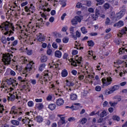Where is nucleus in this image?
Returning <instances> with one entry per match:
<instances>
[{"instance_id": "64", "label": "nucleus", "mask_w": 127, "mask_h": 127, "mask_svg": "<svg viewBox=\"0 0 127 127\" xmlns=\"http://www.w3.org/2000/svg\"><path fill=\"white\" fill-rule=\"evenodd\" d=\"M88 11L89 12H91L93 13L94 11V8L90 7L89 8H88Z\"/></svg>"}, {"instance_id": "41", "label": "nucleus", "mask_w": 127, "mask_h": 127, "mask_svg": "<svg viewBox=\"0 0 127 127\" xmlns=\"http://www.w3.org/2000/svg\"><path fill=\"white\" fill-rule=\"evenodd\" d=\"M124 61H121L120 60H118L117 61L116 63L115 62L114 64H117V65H121V64H123V63H124Z\"/></svg>"}, {"instance_id": "39", "label": "nucleus", "mask_w": 127, "mask_h": 127, "mask_svg": "<svg viewBox=\"0 0 127 127\" xmlns=\"http://www.w3.org/2000/svg\"><path fill=\"white\" fill-rule=\"evenodd\" d=\"M112 120H114V121H117V122H120V117L118 116H113L112 117Z\"/></svg>"}, {"instance_id": "45", "label": "nucleus", "mask_w": 127, "mask_h": 127, "mask_svg": "<svg viewBox=\"0 0 127 127\" xmlns=\"http://www.w3.org/2000/svg\"><path fill=\"white\" fill-rule=\"evenodd\" d=\"M113 91L112 89L110 88V91L109 90H106L105 91V94L106 95H111V94H113Z\"/></svg>"}, {"instance_id": "31", "label": "nucleus", "mask_w": 127, "mask_h": 127, "mask_svg": "<svg viewBox=\"0 0 127 127\" xmlns=\"http://www.w3.org/2000/svg\"><path fill=\"white\" fill-rule=\"evenodd\" d=\"M67 0H60V2L61 4H62V7H65V6L67 4L66 3Z\"/></svg>"}, {"instance_id": "57", "label": "nucleus", "mask_w": 127, "mask_h": 127, "mask_svg": "<svg viewBox=\"0 0 127 127\" xmlns=\"http://www.w3.org/2000/svg\"><path fill=\"white\" fill-rule=\"evenodd\" d=\"M91 17H92L93 20H96L97 18H98V17H97V16H96V14H95V15H94V14L91 15Z\"/></svg>"}, {"instance_id": "34", "label": "nucleus", "mask_w": 127, "mask_h": 127, "mask_svg": "<svg viewBox=\"0 0 127 127\" xmlns=\"http://www.w3.org/2000/svg\"><path fill=\"white\" fill-rule=\"evenodd\" d=\"M125 51L127 52V49H126L125 48H122L119 49L120 54H123V53H125Z\"/></svg>"}, {"instance_id": "48", "label": "nucleus", "mask_w": 127, "mask_h": 127, "mask_svg": "<svg viewBox=\"0 0 127 127\" xmlns=\"http://www.w3.org/2000/svg\"><path fill=\"white\" fill-rule=\"evenodd\" d=\"M18 43V41H17V40H15L14 41H13L12 43V44L11 45V46H16V45Z\"/></svg>"}, {"instance_id": "33", "label": "nucleus", "mask_w": 127, "mask_h": 127, "mask_svg": "<svg viewBox=\"0 0 127 127\" xmlns=\"http://www.w3.org/2000/svg\"><path fill=\"white\" fill-rule=\"evenodd\" d=\"M12 125L13 126H19V122L17 120H12L11 121Z\"/></svg>"}, {"instance_id": "56", "label": "nucleus", "mask_w": 127, "mask_h": 127, "mask_svg": "<svg viewBox=\"0 0 127 127\" xmlns=\"http://www.w3.org/2000/svg\"><path fill=\"white\" fill-rule=\"evenodd\" d=\"M110 22H111V20H110V18H107L105 22L106 24H107V25H110Z\"/></svg>"}, {"instance_id": "10", "label": "nucleus", "mask_w": 127, "mask_h": 127, "mask_svg": "<svg viewBox=\"0 0 127 127\" xmlns=\"http://www.w3.org/2000/svg\"><path fill=\"white\" fill-rule=\"evenodd\" d=\"M76 27L71 26L69 28V32L70 35L72 36V38L74 39V40H77V37H76V35H75V29Z\"/></svg>"}, {"instance_id": "4", "label": "nucleus", "mask_w": 127, "mask_h": 127, "mask_svg": "<svg viewBox=\"0 0 127 127\" xmlns=\"http://www.w3.org/2000/svg\"><path fill=\"white\" fill-rule=\"evenodd\" d=\"M78 56H76L75 58L76 62L74 61L73 59H70L69 60V62H72L71 65H72V66L77 67V66H78V64H81V61H82V57L78 58Z\"/></svg>"}, {"instance_id": "62", "label": "nucleus", "mask_w": 127, "mask_h": 127, "mask_svg": "<svg viewBox=\"0 0 127 127\" xmlns=\"http://www.w3.org/2000/svg\"><path fill=\"white\" fill-rule=\"evenodd\" d=\"M108 104H109V103L106 101L104 102H103V106L105 108V107H107Z\"/></svg>"}, {"instance_id": "29", "label": "nucleus", "mask_w": 127, "mask_h": 127, "mask_svg": "<svg viewBox=\"0 0 127 127\" xmlns=\"http://www.w3.org/2000/svg\"><path fill=\"white\" fill-rule=\"evenodd\" d=\"M36 107L38 108V110H42V109H43L44 106L42 103H38L36 104Z\"/></svg>"}, {"instance_id": "3", "label": "nucleus", "mask_w": 127, "mask_h": 127, "mask_svg": "<svg viewBox=\"0 0 127 127\" xmlns=\"http://www.w3.org/2000/svg\"><path fill=\"white\" fill-rule=\"evenodd\" d=\"M13 56L11 54L7 53L3 55L2 61L5 65H9L11 61V58Z\"/></svg>"}, {"instance_id": "51", "label": "nucleus", "mask_w": 127, "mask_h": 127, "mask_svg": "<svg viewBox=\"0 0 127 127\" xmlns=\"http://www.w3.org/2000/svg\"><path fill=\"white\" fill-rule=\"evenodd\" d=\"M42 22H43V19H42V18H41L37 21V23L39 24V25H41V23H42Z\"/></svg>"}, {"instance_id": "25", "label": "nucleus", "mask_w": 127, "mask_h": 127, "mask_svg": "<svg viewBox=\"0 0 127 127\" xmlns=\"http://www.w3.org/2000/svg\"><path fill=\"white\" fill-rule=\"evenodd\" d=\"M15 99V96L13 94H9L8 96V101H13Z\"/></svg>"}, {"instance_id": "63", "label": "nucleus", "mask_w": 127, "mask_h": 127, "mask_svg": "<svg viewBox=\"0 0 127 127\" xmlns=\"http://www.w3.org/2000/svg\"><path fill=\"white\" fill-rule=\"evenodd\" d=\"M52 46H53V48H55V49H57V48L58 47L57 46V44H56V43H53L52 44Z\"/></svg>"}, {"instance_id": "21", "label": "nucleus", "mask_w": 127, "mask_h": 127, "mask_svg": "<svg viewBox=\"0 0 127 127\" xmlns=\"http://www.w3.org/2000/svg\"><path fill=\"white\" fill-rule=\"evenodd\" d=\"M110 89H111V91H112L113 93H114V92L118 91V90L120 89V86L118 85H115L112 86Z\"/></svg>"}, {"instance_id": "35", "label": "nucleus", "mask_w": 127, "mask_h": 127, "mask_svg": "<svg viewBox=\"0 0 127 127\" xmlns=\"http://www.w3.org/2000/svg\"><path fill=\"white\" fill-rule=\"evenodd\" d=\"M88 46H89L90 47H93L94 45H95V43H94V41L93 40H90L87 42Z\"/></svg>"}, {"instance_id": "18", "label": "nucleus", "mask_w": 127, "mask_h": 127, "mask_svg": "<svg viewBox=\"0 0 127 127\" xmlns=\"http://www.w3.org/2000/svg\"><path fill=\"white\" fill-rule=\"evenodd\" d=\"M64 124H66V121H65V117H61V119L59 122H58V125L61 126V125H64Z\"/></svg>"}, {"instance_id": "49", "label": "nucleus", "mask_w": 127, "mask_h": 127, "mask_svg": "<svg viewBox=\"0 0 127 127\" xmlns=\"http://www.w3.org/2000/svg\"><path fill=\"white\" fill-rule=\"evenodd\" d=\"M75 34L76 38L77 37H78V38H79V37H81V33H80V32H79L78 31H76Z\"/></svg>"}, {"instance_id": "40", "label": "nucleus", "mask_w": 127, "mask_h": 127, "mask_svg": "<svg viewBox=\"0 0 127 127\" xmlns=\"http://www.w3.org/2000/svg\"><path fill=\"white\" fill-rule=\"evenodd\" d=\"M1 42L3 44H6V38L4 36H2L1 39Z\"/></svg>"}, {"instance_id": "27", "label": "nucleus", "mask_w": 127, "mask_h": 127, "mask_svg": "<svg viewBox=\"0 0 127 127\" xmlns=\"http://www.w3.org/2000/svg\"><path fill=\"white\" fill-rule=\"evenodd\" d=\"M47 56H41V61L42 63L46 62L47 61Z\"/></svg>"}, {"instance_id": "2", "label": "nucleus", "mask_w": 127, "mask_h": 127, "mask_svg": "<svg viewBox=\"0 0 127 127\" xmlns=\"http://www.w3.org/2000/svg\"><path fill=\"white\" fill-rule=\"evenodd\" d=\"M11 28V24L10 23L6 21L5 22H3L0 25V28L2 29V30H3V28L6 32L4 33V35H9V30H10V28Z\"/></svg>"}, {"instance_id": "50", "label": "nucleus", "mask_w": 127, "mask_h": 127, "mask_svg": "<svg viewBox=\"0 0 127 127\" xmlns=\"http://www.w3.org/2000/svg\"><path fill=\"white\" fill-rule=\"evenodd\" d=\"M3 111H4V108H3V105L0 104V114H2Z\"/></svg>"}, {"instance_id": "53", "label": "nucleus", "mask_w": 127, "mask_h": 127, "mask_svg": "<svg viewBox=\"0 0 127 127\" xmlns=\"http://www.w3.org/2000/svg\"><path fill=\"white\" fill-rule=\"evenodd\" d=\"M28 107H33V101H29L27 103Z\"/></svg>"}, {"instance_id": "52", "label": "nucleus", "mask_w": 127, "mask_h": 127, "mask_svg": "<svg viewBox=\"0 0 127 127\" xmlns=\"http://www.w3.org/2000/svg\"><path fill=\"white\" fill-rule=\"evenodd\" d=\"M66 109H68V108H69L70 109H72L73 110H77L78 109V107H76V106H71L70 107L68 106L65 107Z\"/></svg>"}, {"instance_id": "47", "label": "nucleus", "mask_w": 127, "mask_h": 127, "mask_svg": "<svg viewBox=\"0 0 127 127\" xmlns=\"http://www.w3.org/2000/svg\"><path fill=\"white\" fill-rule=\"evenodd\" d=\"M102 90V87L101 86L97 85L95 87V90L97 91V92H100Z\"/></svg>"}, {"instance_id": "46", "label": "nucleus", "mask_w": 127, "mask_h": 127, "mask_svg": "<svg viewBox=\"0 0 127 127\" xmlns=\"http://www.w3.org/2000/svg\"><path fill=\"white\" fill-rule=\"evenodd\" d=\"M104 7L105 9H109L110 8V4L109 3H106L104 5Z\"/></svg>"}, {"instance_id": "26", "label": "nucleus", "mask_w": 127, "mask_h": 127, "mask_svg": "<svg viewBox=\"0 0 127 127\" xmlns=\"http://www.w3.org/2000/svg\"><path fill=\"white\" fill-rule=\"evenodd\" d=\"M56 108V105L55 104H51L49 105V109L51 110V111H53L55 110Z\"/></svg>"}, {"instance_id": "55", "label": "nucleus", "mask_w": 127, "mask_h": 127, "mask_svg": "<svg viewBox=\"0 0 127 127\" xmlns=\"http://www.w3.org/2000/svg\"><path fill=\"white\" fill-rule=\"evenodd\" d=\"M16 70H18L19 72H21L22 71V67L18 66V65L16 66Z\"/></svg>"}, {"instance_id": "17", "label": "nucleus", "mask_w": 127, "mask_h": 127, "mask_svg": "<svg viewBox=\"0 0 127 127\" xmlns=\"http://www.w3.org/2000/svg\"><path fill=\"white\" fill-rule=\"evenodd\" d=\"M114 27L117 26V27H122V26H124V22L122 20L119 21L117 23L114 24Z\"/></svg>"}, {"instance_id": "13", "label": "nucleus", "mask_w": 127, "mask_h": 127, "mask_svg": "<svg viewBox=\"0 0 127 127\" xmlns=\"http://www.w3.org/2000/svg\"><path fill=\"white\" fill-rule=\"evenodd\" d=\"M80 2H81L82 4L83 5H87V6H91L92 4V1L90 0H81Z\"/></svg>"}, {"instance_id": "32", "label": "nucleus", "mask_w": 127, "mask_h": 127, "mask_svg": "<svg viewBox=\"0 0 127 127\" xmlns=\"http://www.w3.org/2000/svg\"><path fill=\"white\" fill-rule=\"evenodd\" d=\"M45 66H46V65H45V64H41L39 68V71L42 72L44 70Z\"/></svg>"}, {"instance_id": "59", "label": "nucleus", "mask_w": 127, "mask_h": 127, "mask_svg": "<svg viewBox=\"0 0 127 127\" xmlns=\"http://www.w3.org/2000/svg\"><path fill=\"white\" fill-rule=\"evenodd\" d=\"M71 73H72V75H74V76H76L77 75V72L76 71V70L73 69L71 71Z\"/></svg>"}, {"instance_id": "61", "label": "nucleus", "mask_w": 127, "mask_h": 127, "mask_svg": "<svg viewBox=\"0 0 127 127\" xmlns=\"http://www.w3.org/2000/svg\"><path fill=\"white\" fill-rule=\"evenodd\" d=\"M10 74L11 75V76H15V71H13V70H11L10 71Z\"/></svg>"}, {"instance_id": "1", "label": "nucleus", "mask_w": 127, "mask_h": 127, "mask_svg": "<svg viewBox=\"0 0 127 127\" xmlns=\"http://www.w3.org/2000/svg\"><path fill=\"white\" fill-rule=\"evenodd\" d=\"M21 60L24 64H27V66L25 67V70L27 72L31 71L32 68H34V63L33 61H28L26 58L24 57H21Z\"/></svg>"}, {"instance_id": "38", "label": "nucleus", "mask_w": 127, "mask_h": 127, "mask_svg": "<svg viewBox=\"0 0 127 127\" xmlns=\"http://www.w3.org/2000/svg\"><path fill=\"white\" fill-rule=\"evenodd\" d=\"M106 116H107V112H106V111H103L100 114L101 118H104V117H106Z\"/></svg>"}, {"instance_id": "5", "label": "nucleus", "mask_w": 127, "mask_h": 127, "mask_svg": "<svg viewBox=\"0 0 127 127\" xmlns=\"http://www.w3.org/2000/svg\"><path fill=\"white\" fill-rule=\"evenodd\" d=\"M113 81V78L109 77H107V79L103 78L102 79V82L103 87H107V86H110L112 84V81Z\"/></svg>"}, {"instance_id": "8", "label": "nucleus", "mask_w": 127, "mask_h": 127, "mask_svg": "<svg viewBox=\"0 0 127 127\" xmlns=\"http://www.w3.org/2000/svg\"><path fill=\"white\" fill-rule=\"evenodd\" d=\"M125 13H126V7L123 6L121 8V10L117 14V19H121V18H122V17L125 15Z\"/></svg>"}, {"instance_id": "9", "label": "nucleus", "mask_w": 127, "mask_h": 127, "mask_svg": "<svg viewBox=\"0 0 127 127\" xmlns=\"http://www.w3.org/2000/svg\"><path fill=\"white\" fill-rule=\"evenodd\" d=\"M82 19L79 16H75L74 18L72 19L71 22L72 25L75 26L78 24V22H81Z\"/></svg>"}, {"instance_id": "24", "label": "nucleus", "mask_w": 127, "mask_h": 127, "mask_svg": "<svg viewBox=\"0 0 127 127\" xmlns=\"http://www.w3.org/2000/svg\"><path fill=\"white\" fill-rule=\"evenodd\" d=\"M62 77H63L64 78L65 77H67L68 76V71H67V70L66 69H64L62 71Z\"/></svg>"}, {"instance_id": "14", "label": "nucleus", "mask_w": 127, "mask_h": 127, "mask_svg": "<svg viewBox=\"0 0 127 127\" xmlns=\"http://www.w3.org/2000/svg\"><path fill=\"white\" fill-rule=\"evenodd\" d=\"M127 27H125L121 30V32H120L119 34H118V35L119 37H123V35L125 34H127Z\"/></svg>"}, {"instance_id": "36", "label": "nucleus", "mask_w": 127, "mask_h": 127, "mask_svg": "<svg viewBox=\"0 0 127 127\" xmlns=\"http://www.w3.org/2000/svg\"><path fill=\"white\" fill-rule=\"evenodd\" d=\"M96 1H97V3L96 4V5H102L104 2H105V1L104 0H95Z\"/></svg>"}, {"instance_id": "30", "label": "nucleus", "mask_w": 127, "mask_h": 127, "mask_svg": "<svg viewBox=\"0 0 127 127\" xmlns=\"http://www.w3.org/2000/svg\"><path fill=\"white\" fill-rule=\"evenodd\" d=\"M15 106H13L11 109V111L10 112V114H14V115H16V114H18V112H17L15 111Z\"/></svg>"}, {"instance_id": "6", "label": "nucleus", "mask_w": 127, "mask_h": 127, "mask_svg": "<svg viewBox=\"0 0 127 127\" xmlns=\"http://www.w3.org/2000/svg\"><path fill=\"white\" fill-rule=\"evenodd\" d=\"M18 81L21 83V84H24V85L22 86L23 89H25L26 88V86H27V84L28 83L27 82V79L26 78H23L21 76H18L17 78Z\"/></svg>"}, {"instance_id": "28", "label": "nucleus", "mask_w": 127, "mask_h": 127, "mask_svg": "<svg viewBox=\"0 0 127 127\" xmlns=\"http://www.w3.org/2000/svg\"><path fill=\"white\" fill-rule=\"evenodd\" d=\"M80 30L82 32V33H83V34H86L87 33H88V30H87V29H86V27H82L80 28Z\"/></svg>"}, {"instance_id": "16", "label": "nucleus", "mask_w": 127, "mask_h": 127, "mask_svg": "<svg viewBox=\"0 0 127 127\" xmlns=\"http://www.w3.org/2000/svg\"><path fill=\"white\" fill-rule=\"evenodd\" d=\"M37 39L38 40V41L41 42V41H44V40H45V38H44V37L42 36V34H41V33H39Z\"/></svg>"}, {"instance_id": "20", "label": "nucleus", "mask_w": 127, "mask_h": 127, "mask_svg": "<svg viewBox=\"0 0 127 127\" xmlns=\"http://www.w3.org/2000/svg\"><path fill=\"white\" fill-rule=\"evenodd\" d=\"M70 99H71L72 101H75L77 100V98H78V96H77V94L75 93H71L70 95Z\"/></svg>"}, {"instance_id": "23", "label": "nucleus", "mask_w": 127, "mask_h": 127, "mask_svg": "<svg viewBox=\"0 0 127 127\" xmlns=\"http://www.w3.org/2000/svg\"><path fill=\"white\" fill-rule=\"evenodd\" d=\"M55 56L58 58H61L62 56V53L60 51H56L55 53Z\"/></svg>"}, {"instance_id": "60", "label": "nucleus", "mask_w": 127, "mask_h": 127, "mask_svg": "<svg viewBox=\"0 0 127 127\" xmlns=\"http://www.w3.org/2000/svg\"><path fill=\"white\" fill-rule=\"evenodd\" d=\"M84 75H83L82 74L79 75L78 76V79H79V80H80L81 81V80H83V79H84Z\"/></svg>"}, {"instance_id": "22", "label": "nucleus", "mask_w": 127, "mask_h": 127, "mask_svg": "<svg viewBox=\"0 0 127 127\" xmlns=\"http://www.w3.org/2000/svg\"><path fill=\"white\" fill-rule=\"evenodd\" d=\"M66 86H68V87H73L74 85H75V82L69 80H66Z\"/></svg>"}, {"instance_id": "44", "label": "nucleus", "mask_w": 127, "mask_h": 127, "mask_svg": "<svg viewBox=\"0 0 127 127\" xmlns=\"http://www.w3.org/2000/svg\"><path fill=\"white\" fill-rule=\"evenodd\" d=\"M63 41L64 43H67L68 41H69V38L67 37H65L63 39Z\"/></svg>"}, {"instance_id": "12", "label": "nucleus", "mask_w": 127, "mask_h": 127, "mask_svg": "<svg viewBox=\"0 0 127 127\" xmlns=\"http://www.w3.org/2000/svg\"><path fill=\"white\" fill-rule=\"evenodd\" d=\"M8 82H9V84L12 85V86L13 87H16L17 85H18V83L17 81L14 79H12L11 78H10L8 79Z\"/></svg>"}, {"instance_id": "7", "label": "nucleus", "mask_w": 127, "mask_h": 127, "mask_svg": "<svg viewBox=\"0 0 127 127\" xmlns=\"http://www.w3.org/2000/svg\"><path fill=\"white\" fill-rule=\"evenodd\" d=\"M47 78L49 79V74L46 73L45 74L44 77H41L39 78L38 82L42 84V85H43V81H44L45 83L48 82Z\"/></svg>"}, {"instance_id": "54", "label": "nucleus", "mask_w": 127, "mask_h": 127, "mask_svg": "<svg viewBox=\"0 0 127 127\" xmlns=\"http://www.w3.org/2000/svg\"><path fill=\"white\" fill-rule=\"evenodd\" d=\"M52 53V50L50 49H48L47 51V54H48V55H51Z\"/></svg>"}, {"instance_id": "15", "label": "nucleus", "mask_w": 127, "mask_h": 127, "mask_svg": "<svg viewBox=\"0 0 127 127\" xmlns=\"http://www.w3.org/2000/svg\"><path fill=\"white\" fill-rule=\"evenodd\" d=\"M64 104V100L62 98H59L57 100L56 105L60 107Z\"/></svg>"}, {"instance_id": "58", "label": "nucleus", "mask_w": 127, "mask_h": 127, "mask_svg": "<svg viewBox=\"0 0 127 127\" xmlns=\"http://www.w3.org/2000/svg\"><path fill=\"white\" fill-rule=\"evenodd\" d=\"M67 29H68V27L67 26L64 27H63V28L62 29V31H64V32H66L67 31Z\"/></svg>"}, {"instance_id": "43", "label": "nucleus", "mask_w": 127, "mask_h": 127, "mask_svg": "<svg viewBox=\"0 0 127 127\" xmlns=\"http://www.w3.org/2000/svg\"><path fill=\"white\" fill-rule=\"evenodd\" d=\"M87 123V119L86 118H83L81 121H80V124L81 125H85Z\"/></svg>"}, {"instance_id": "19", "label": "nucleus", "mask_w": 127, "mask_h": 127, "mask_svg": "<svg viewBox=\"0 0 127 127\" xmlns=\"http://www.w3.org/2000/svg\"><path fill=\"white\" fill-rule=\"evenodd\" d=\"M35 121H36L37 123H42V122H43V118L41 116H37L35 118Z\"/></svg>"}, {"instance_id": "37", "label": "nucleus", "mask_w": 127, "mask_h": 127, "mask_svg": "<svg viewBox=\"0 0 127 127\" xmlns=\"http://www.w3.org/2000/svg\"><path fill=\"white\" fill-rule=\"evenodd\" d=\"M100 7H98L97 8H96V10H95V14H96V16L97 17H98L99 16V14H100Z\"/></svg>"}, {"instance_id": "11", "label": "nucleus", "mask_w": 127, "mask_h": 127, "mask_svg": "<svg viewBox=\"0 0 127 127\" xmlns=\"http://www.w3.org/2000/svg\"><path fill=\"white\" fill-rule=\"evenodd\" d=\"M35 10V7L33 6V4H31L30 6H26L25 7V11L26 12L29 11L31 12L32 13H33V11Z\"/></svg>"}, {"instance_id": "42", "label": "nucleus", "mask_w": 127, "mask_h": 127, "mask_svg": "<svg viewBox=\"0 0 127 127\" xmlns=\"http://www.w3.org/2000/svg\"><path fill=\"white\" fill-rule=\"evenodd\" d=\"M109 104L111 107H116L117 105H118V102H113L112 101H110L109 102Z\"/></svg>"}]
</instances>
